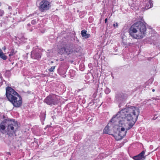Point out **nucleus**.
Returning a JSON list of instances; mask_svg holds the SVG:
<instances>
[{
    "label": "nucleus",
    "mask_w": 160,
    "mask_h": 160,
    "mask_svg": "<svg viewBox=\"0 0 160 160\" xmlns=\"http://www.w3.org/2000/svg\"><path fill=\"white\" fill-rule=\"evenodd\" d=\"M50 7V3L46 0L41 1L39 3V9L41 11L49 9Z\"/></svg>",
    "instance_id": "nucleus-8"
},
{
    "label": "nucleus",
    "mask_w": 160,
    "mask_h": 160,
    "mask_svg": "<svg viewBox=\"0 0 160 160\" xmlns=\"http://www.w3.org/2000/svg\"><path fill=\"white\" fill-rule=\"evenodd\" d=\"M115 99L117 101L120 102L125 100V96L124 94L120 93L116 95Z\"/></svg>",
    "instance_id": "nucleus-10"
},
{
    "label": "nucleus",
    "mask_w": 160,
    "mask_h": 160,
    "mask_svg": "<svg viewBox=\"0 0 160 160\" xmlns=\"http://www.w3.org/2000/svg\"><path fill=\"white\" fill-rule=\"evenodd\" d=\"M105 93L106 94H108L110 92V90L109 88H107L105 90Z\"/></svg>",
    "instance_id": "nucleus-18"
},
{
    "label": "nucleus",
    "mask_w": 160,
    "mask_h": 160,
    "mask_svg": "<svg viewBox=\"0 0 160 160\" xmlns=\"http://www.w3.org/2000/svg\"><path fill=\"white\" fill-rule=\"evenodd\" d=\"M119 107H120V105H119Z\"/></svg>",
    "instance_id": "nucleus-31"
},
{
    "label": "nucleus",
    "mask_w": 160,
    "mask_h": 160,
    "mask_svg": "<svg viewBox=\"0 0 160 160\" xmlns=\"http://www.w3.org/2000/svg\"><path fill=\"white\" fill-rule=\"evenodd\" d=\"M154 91H155V89H153L152 90V91L153 92H154Z\"/></svg>",
    "instance_id": "nucleus-26"
},
{
    "label": "nucleus",
    "mask_w": 160,
    "mask_h": 160,
    "mask_svg": "<svg viewBox=\"0 0 160 160\" xmlns=\"http://www.w3.org/2000/svg\"><path fill=\"white\" fill-rule=\"evenodd\" d=\"M31 57L34 59H39L41 57L40 53L38 49L33 50L31 52Z\"/></svg>",
    "instance_id": "nucleus-9"
},
{
    "label": "nucleus",
    "mask_w": 160,
    "mask_h": 160,
    "mask_svg": "<svg viewBox=\"0 0 160 160\" xmlns=\"http://www.w3.org/2000/svg\"><path fill=\"white\" fill-rule=\"evenodd\" d=\"M16 96L12 97V98L8 100L12 103L14 107L19 108L22 104V98L18 94Z\"/></svg>",
    "instance_id": "nucleus-6"
},
{
    "label": "nucleus",
    "mask_w": 160,
    "mask_h": 160,
    "mask_svg": "<svg viewBox=\"0 0 160 160\" xmlns=\"http://www.w3.org/2000/svg\"><path fill=\"white\" fill-rule=\"evenodd\" d=\"M58 98V96L55 95H49L44 99V102L49 105H55L57 103Z\"/></svg>",
    "instance_id": "nucleus-5"
},
{
    "label": "nucleus",
    "mask_w": 160,
    "mask_h": 160,
    "mask_svg": "<svg viewBox=\"0 0 160 160\" xmlns=\"http://www.w3.org/2000/svg\"><path fill=\"white\" fill-rule=\"evenodd\" d=\"M129 33L134 38H142L145 36L146 34V27L141 22H136L130 27Z\"/></svg>",
    "instance_id": "nucleus-2"
},
{
    "label": "nucleus",
    "mask_w": 160,
    "mask_h": 160,
    "mask_svg": "<svg viewBox=\"0 0 160 160\" xmlns=\"http://www.w3.org/2000/svg\"><path fill=\"white\" fill-rule=\"evenodd\" d=\"M113 26L115 28H117L118 27V23L117 22H116L115 23L113 24Z\"/></svg>",
    "instance_id": "nucleus-22"
},
{
    "label": "nucleus",
    "mask_w": 160,
    "mask_h": 160,
    "mask_svg": "<svg viewBox=\"0 0 160 160\" xmlns=\"http://www.w3.org/2000/svg\"><path fill=\"white\" fill-rule=\"evenodd\" d=\"M140 112L137 107L130 106L124 108L119 112L116 115L113 116L112 121L117 119L119 126L125 125L128 123L132 127L137 121Z\"/></svg>",
    "instance_id": "nucleus-1"
},
{
    "label": "nucleus",
    "mask_w": 160,
    "mask_h": 160,
    "mask_svg": "<svg viewBox=\"0 0 160 160\" xmlns=\"http://www.w3.org/2000/svg\"><path fill=\"white\" fill-rule=\"evenodd\" d=\"M116 120H113L112 121V119H111L110 122L108 124V125L106 126L104 129L103 130V132L104 133L112 135L111 134V131L112 129L113 131L114 130V129L117 128L118 129V126L116 125L117 123H116L114 125V123L116 122H118L117 119H116Z\"/></svg>",
    "instance_id": "nucleus-4"
},
{
    "label": "nucleus",
    "mask_w": 160,
    "mask_h": 160,
    "mask_svg": "<svg viewBox=\"0 0 160 160\" xmlns=\"http://www.w3.org/2000/svg\"><path fill=\"white\" fill-rule=\"evenodd\" d=\"M147 2L149 3L146 5L145 7V8L147 10L151 8L153 4L152 2V1L151 0H147Z\"/></svg>",
    "instance_id": "nucleus-15"
},
{
    "label": "nucleus",
    "mask_w": 160,
    "mask_h": 160,
    "mask_svg": "<svg viewBox=\"0 0 160 160\" xmlns=\"http://www.w3.org/2000/svg\"><path fill=\"white\" fill-rule=\"evenodd\" d=\"M8 154L10 155V153L9 152H8Z\"/></svg>",
    "instance_id": "nucleus-28"
},
{
    "label": "nucleus",
    "mask_w": 160,
    "mask_h": 160,
    "mask_svg": "<svg viewBox=\"0 0 160 160\" xmlns=\"http://www.w3.org/2000/svg\"><path fill=\"white\" fill-rule=\"evenodd\" d=\"M65 53L68 55L70 54L72 52V49L69 46H68L67 45L65 46Z\"/></svg>",
    "instance_id": "nucleus-14"
},
{
    "label": "nucleus",
    "mask_w": 160,
    "mask_h": 160,
    "mask_svg": "<svg viewBox=\"0 0 160 160\" xmlns=\"http://www.w3.org/2000/svg\"><path fill=\"white\" fill-rule=\"evenodd\" d=\"M10 7H9V9H10Z\"/></svg>",
    "instance_id": "nucleus-30"
},
{
    "label": "nucleus",
    "mask_w": 160,
    "mask_h": 160,
    "mask_svg": "<svg viewBox=\"0 0 160 160\" xmlns=\"http://www.w3.org/2000/svg\"><path fill=\"white\" fill-rule=\"evenodd\" d=\"M55 66H52L51 68H49L48 70L50 72H53L54 70L55 69Z\"/></svg>",
    "instance_id": "nucleus-19"
},
{
    "label": "nucleus",
    "mask_w": 160,
    "mask_h": 160,
    "mask_svg": "<svg viewBox=\"0 0 160 160\" xmlns=\"http://www.w3.org/2000/svg\"><path fill=\"white\" fill-rule=\"evenodd\" d=\"M145 153V152L143 151L138 155L133 157V158L135 160H140L142 159H144L145 158V156H144Z\"/></svg>",
    "instance_id": "nucleus-12"
},
{
    "label": "nucleus",
    "mask_w": 160,
    "mask_h": 160,
    "mask_svg": "<svg viewBox=\"0 0 160 160\" xmlns=\"http://www.w3.org/2000/svg\"><path fill=\"white\" fill-rule=\"evenodd\" d=\"M115 138V139L117 141L122 139L124 136H125V132L122 133L121 132H119L118 134L115 133L114 134H112Z\"/></svg>",
    "instance_id": "nucleus-11"
},
{
    "label": "nucleus",
    "mask_w": 160,
    "mask_h": 160,
    "mask_svg": "<svg viewBox=\"0 0 160 160\" xmlns=\"http://www.w3.org/2000/svg\"><path fill=\"white\" fill-rule=\"evenodd\" d=\"M18 94V93L11 87H6V95L8 100L12 98V97L17 95Z\"/></svg>",
    "instance_id": "nucleus-7"
},
{
    "label": "nucleus",
    "mask_w": 160,
    "mask_h": 160,
    "mask_svg": "<svg viewBox=\"0 0 160 160\" xmlns=\"http://www.w3.org/2000/svg\"><path fill=\"white\" fill-rule=\"evenodd\" d=\"M107 18H106L105 20V23H106L107 22Z\"/></svg>",
    "instance_id": "nucleus-25"
},
{
    "label": "nucleus",
    "mask_w": 160,
    "mask_h": 160,
    "mask_svg": "<svg viewBox=\"0 0 160 160\" xmlns=\"http://www.w3.org/2000/svg\"><path fill=\"white\" fill-rule=\"evenodd\" d=\"M36 22L34 20H32L31 23L32 24H34L36 23Z\"/></svg>",
    "instance_id": "nucleus-23"
},
{
    "label": "nucleus",
    "mask_w": 160,
    "mask_h": 160,
    "mask_svg": "<svg viewBox=\"0 0 160 160\" xmlns=\"http://www.w3.org/2000/svg\"><path fill=\"white\" fill-rule=\"evenodd\" d=\"M1 5H2V4H1V3L0 2V6H1Z\"/></svg>",
    "instance_id": "nucleus-29"
},
{
    "label": "nucleus",
    "mask_w": 160,
    "mask_h": 160,
    "mask_svg": "<svg viewBox=\"0 0 160 160\" xmlns=\"http://www.w3.org/2000/svg\"><path fill=\"white\" fill-rule=\"evenodd\" d=\"M30 25V24H28V26H29Z\"/></svg>",
    "instance_id": "nucleus-27"
},
{
    "label": "nucleus",
    "mask_w": 160,
    "mask_h": 160,
    "mask_svg": "<svg viewBox=\"0 0 160 160\" xmlns=\"http://www.w3.org/2000/svg\"><path fill=\"white\" fill-rule=\"evenodd\" d=\"M4 13V11L3 10L0 9V16L2 17Z\"/></svg>",
    "instance_id": "nucleus-21"
},
{
    "label": "nucleus",
    "mask_w": 160,
    "mask_h": 160,
    "mask_svg": "<svg viewBox=\"0 0 160 160\" xmlns=\"http://www.w3.org/2000/svg\"><path fill=\"white\" fill-rule=\"evenodd\" d=\"M6 124L8 126V132H10L9 134V136H10V134L13 135L15 133L14 128L16 127L17 123L14 119H7L2 122L0 124V131L3 134L6 132L5 130Z\"/></svg>",
    "instance_id": "nucleus-3"
},
{
    "label": "nucleus",
    "mask_w": 160,
    "mask_h": 160,
    "mask_svg": "<svg viewBox=\"0 0 160 160\" xmlns=\"http://www.w3.org/2000/svg\"><path fill=\"white\" fill-rule=\"evenodd\" d=\"M87 31L85 30H83L81 31V34L82 37H83L84 39H87L89 38L90 35L89 34L87 33Z\"/></svg>",
    "instance_id": "nucleus-13"
},
{
    "label": "nucleus",
    "mask_w": 160,
    "mask_h": 160,
    "mask_svg": "<svg viewBox=\"0 0 160 160\" xmlns=\"http://www.w3.org/2000/svg\"><path fill=\"white\" fill-rule=\"evenodd\" d=\"M14 53H13V52H12V51L11 52H10V53L9 54V56H12L13 55Z\"/></svg>",
    "instance_id": "nucleus-24"
},
{
    "label": "nucleus",
    "mask_w": 160,
    "mask_h": 160,
    "mask_svg": "<svg viewBox=\"0 0 160 160\" xmlns=\"http://www.w3.org/2000/svg\"><path fill=\"white\" fill-rule=\"evenodd\" d=\"M65 46L62 47L60 48H58V53L60 54H62L64 53H65Z\"/></svg>",
    "instance_id": "nucleus-16"
},
{
    "label": "nucleus",
    "mask_w": 160,
    "mask_h": 160,
    "mask_svg": "<svg viewBox=\"0 0 160 160\" xmlns=\"http://www.w3.org/2000/svg\"><path fill=\"white\" fill-rule=\"evenodd\" d=\"M0 57L4 60L7 59V57L5 55L1 49H0Z\"/></svg>",
    "instance_id": "nucleus-17"
},
{
    "label": "nucleus",
    "mask_w": 160,
    "mask_h": 160,
    "mask_svg": "<svg viewBox=\"0 0 160 160\" xmlns=\"http://www.w3.org/2000/svg\"><path fill=\"white\" fill-rule=\"evenodd\" d=\"M125 129L124 128H121V131H119V132H121L122 133H124V132H125V135H126V131H125Z\"/></svg>",
    "instance_id": "nucleus-20"
}]
</instances>
